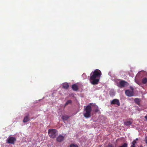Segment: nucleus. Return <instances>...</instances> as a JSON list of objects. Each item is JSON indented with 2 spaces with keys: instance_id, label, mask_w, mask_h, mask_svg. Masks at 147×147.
Wrapping results in <instances>:
<instances>
[{
  "instance_id": "1",
  "label": "nucleus",
  "mask_w": 147,
  "mask_h": 147,
  "mask_svg": "<svg viewBox=\"0 0 147 147\" xmlns=\"http://www.w3.org/2000/svg\"><path fill=\"white\" fill-rule=\"evenodd\" d=\"M102 75L101 71L98 69H95L90 74V82L92 85H96L98 83Z\"/></svg>"
},
{
  "instance_id": "2",
  "label": "nucleus",
  "mask_w": 147,
  "mask_h": 147,
  "mask_svg": "<svg viewBox=\"0 0 147 147\" xmlns=\"http://www.w3.org/2000/svg\"><path fill=\"white\" fill-rule=\"evenodd\" d=\"M92 103L87 106H84L83 111V115L86 118H89L91 116V112L92 111V107L91 105Z\"/></svg>"
},
{
  "instance_id": "3",
  "label": "nucleus",
  "mask_w": 147,
  "mask_h": 147,
  "mask_svg": "<svg viewBox=\"0 0 147 147\" xmlns=\"http://www.w3.org/2000/svg\"><path fill=\"white\" fill-rule=\"evenodd\" d=\"M57 132V130L55 129H49L48 131V134L51 138H54L56 137Z\"/></svg>"
},
{
  "instance_id": "4",
  "label": "nucleus",
  "mask_w": 147,
  "mask_h": 147,
  "mask_svg": "<svg viewBox=\"0 0 147 147\" xmlns=\"http://www.w3.org/2000/svg\"><path fill=\"white\" fill-rule=\"evenodd\" d=\"M16 141V139L12 137H9L7 140V143L8 144H14Z\"/></svg>"
},
{
  "instance_id": "5",
  "label": "nucleus",
  "mask_w": 147,
  "mask_h": 147,
  "mask_svg": "<svg viewBox=\"0 0 147 147\" xmlns=\"http://www.w3.org/2000/svg\"><path fill=\"white\" fill-rule=\"evenodd\" d=\"M119 87L122 88L128 86V83L124 80H122L119 82Z\"/></svg>"
},
{
  "instance_id": "6",
  "label": "nucleus",
  "mask_w": 147,
  "mask_h": 147,
  "mask_svg": "<svg viewBox=\"0 0 147 147\" xmlns=\"http://www.w3.org/2000/svg\"><path fill=\"white\" fill-rule=\"evenodd\" d=\"M111 105H116L118 106H119L120 105V104L118 99H115L112 100L111 101Z\"/></svg>"
},
{
  "instance_id": "7",
  "label": "nucleus",
  "mask_w": 147,
  "mask_h": 147,
  "mask_svg": "<svg viewBox=\"0 0 147 147\" xmlns=\"http://www.w3.org/2000/svg\"><path fill=\"white\" fill-rule=\"evenodd\" d=\"M125 94L127 96L129 97L133 96L134 95L133 90L131 91L129 90H125Z\"/></svg>"
},
{
  "instance_id": "8",
  "label": "nucleus",
  "mask_w": 147,
  "mask_h": 147,
  "mask_svg": "<svg viewBox=\"0 0 147 147\" xmlns=\"http://www.w3.org/2000/svg\"><path fill=\"white\" fill-rule=\"evenodd\" d=\"M29 114H27V115L25 117L23 120V122L24 123L27 122L29 121L30 119L29 117Z\"/></svg>"
},
{
  "instance_id": "9",
  "label": "nucleus",
  "mask_w": 147,
  "mask_h": 147,
  "mask_svg": "<svg viewBox=\"0 0 147 147\" xmlns=\"http://www.w3.org/2000/svg\"><path fill=\"white\" fill-rule=\"evenodd\" d=\"M64 139L63 136L62 135H59L57 138V140L58 142H60L62 141Z\"/></svg>"
},
{
  "instance_id": "10",
  "label": "nucleus",
  "mask_w": 147,
  "mask_h": 147,
  "mask_svg": "<svg viewBox=\"0 0 147 147\" xmlns=\"http://www.w3.org/2000/svg\"><path fill=\"white\" fill-rule=\"evenodd\" d=\"M72 88L73 90L77 91L78 89V85L76 84H73L72 86Z\"/></svg>"
},
{
  "instance_id": "11",
  "label": "nucleus",
  "mask_w": 147,
  "mask_h": 147,
  "mask_svg": "<svg viewBox=\"0 0 147 147\" xmlns=\"http://www.w3.org/2000/svg\"><path fill=\"white\" fill-rule=\"evenodd\" d=\"M69 118V117L67 115H63L62 117V119L65 121L67 120Z\"/></svg>"
},
{
  "instance_id": "12",
  "label": "nucleus",
  "mask_w": 147,
  "mask_h": 147,
  "mask_svg": "<svg viewBox=\"0 0 147 147\" xmlns=\"http://www.w3.org/2000/svg\"><path fill=\"white\" fill-rule=\"evenodd\" d=\"M63 87L65 89H67L69 88V84L67 83H65L63 84Z\"/></svg>"
},
{
  "instance_id": "13",
  "label": "nucleus",
  "mask_w": 147,
  "mask_h": 147,
  "mask_svg": "<svg viewBox=\"0 0 147 147\" xmlns=\"http://www.w3.org/2000/svg\"><path fill=\"white\" fill-rule=\"evenodd\" d=\"M135 102L138 105H139L140 102V100L138 98H136L134 100Z\"/></svg>"
},
{
  "instance_id": "14",
  "label": "nucleus",
  "mask_w": 147,
  "mask_h": 147,
  "mask_svg": "<svg viewBox=\"0 0 147 147\" xmlns=\"http://www.w3.org/2000/svg\"><path fill=\"white\" fill-rule=\"evenodd\" d=\"M132 123V122L130 121H127L124 122V125L126 126L131 125Z\"/></svg>"
},
{
  "instance_id": "15",
  "label": "nucleus",
  "mask_w": 147,
  "mask_h": 147,
  "mask_svg": "<svg viewBox=\"0 0 147 147\" xmlns=\"http://www.w3.org/2000/svg\"><path fill=\"white\" fill-rule=\"evenodd\" d=\"M136 143L137 142L136 140H134L132 142V145L131 146V147H136Z\"/></svg>"
},
{
  "instance_id": "16",
  "label": "nucleus",
  "mask_w": 147,
  "mask_h": 147,
  "mask_svg": "<svg viewBox=\"0 0 147 147\" xmlns=\"http://www.w3.org/2000/svg\"><path fill=\"white\" fill-rule=\"evenodd\" d=\"M72 102V101L71 100H67V102H66L65 105V107L66 106L68 105L69 104H71V103Z\"/></svg>"
},
{
  "instance_id": "17",
  "label": "nucleus",
  "mask_w": 147,
  "mask_h": 147,
  "mask_svg": "<svg viewBox=\"0 0 147 147\" xmlns=\"http://www.w3.org/2000/svg\"><path fill=\"white\" fill-rule=\"evenodd\" d=\"M142 83L143 84H145L147 82V79L146 78H143L142 81Z\"/></svg>"
},
{
  "instance_id": "18",
  "label": "nucleus",
  "mask_w": 147,
  "mask_h": 147,
  "mask_svg": "<svg viewBox=\"0 0 147 147\" xmlns=\"http://www.w3.org/2000/svg\"><path fill=\"white\" fill-rule=\"evenodd\" d=\"M95 112L96 113H97L98 114H100V112L98 109V107H97V108L95 110Z\"/></svg>"
},
{
  "instance_id": "19",
  "label": "nucleus",
  "mask_w": 147,
  "mask_h": 147,
  "mask_svg": "<svg viewBox=\"0 0 147 147\" xmlns=\"http://www.w3.org/2000/svg\"><path fill=\"white\" fill-rule=\"evenodd\" d=\"M69 147H78V145L76 144H71L70 145Z\"/></svg>"
},
{
  "instance_id": "20",
  "label": "nucleus",
  "mask_w": 147,
  "mask_h": 147,
  "mask_svg": "<svg viewBox=\"0 0 147 147\" xmlns=\"http://www.w3.org/2000/svg\"><path fill=\"white\" fill-rule=\"evenodd\" d=\"M127 144L126 143H124L122 146H119V147H127Z\"/></svg>"
},
{
  "instance_id": "21",
  "label": "nucleus",
  "mask_w": 147,
  "mask_h": 147,
  "mask_svg": "<svg viewBox=\"0 0 147 147\" xmlns=\"http://www.w3.org/2000/svg\"><path fill=\"white\" fill-rule=\"evenodd\" d=\"M110 95L111 96H113L115 95V93L114 92H110L109 93Z\"/></svg>"
},
{
  "instance_id": "22",
  "label": "nucleus",
  "mask_w": 147,
  "mask_h": 147,
  "mask_svg": "<svg viewBox=\"0 0 147 147\" xmlns=\"http://www.w3.org/2000/svg\"><path fill=\"white\" fill-rule=\"evenodd\" d=\"M106 147H113L112 144L111 143H109L108 144L107 146Z\"/></svg>"
},
{
  "instance_id": "23",
  "label": "nucleus",
  "mask_w": 147,
  "mask_h": 147,
  "mask_svg": "<svg viewBox=\"0 0 147 147\" xmlns=\"http://www.w3.org/2000/svg\"><path fill=\"white\" fill-rule=\"evenodd\" d=\"M144 141H145V143L146 144H147V136H146L144 139Z\"/></svg>"
},
{
  "instance_id": "24",
  "label": "nucleus",
  "mask_w": 147,
  "mask_h": 147,
  "mask_svg": "<svg viewBox=\"0 0 147 147\" xmlns=\"http://www.w3.org/2000/svg\"><path fill=\"white\" fill-rule=\"evenodd\" d=\"M145 119H146V121H147V116H145Z\"/></svg>"
},
{
  "instance_id": "25",
  "label": "nucleus",
  "mask_w": 147,
  "mask_h": 147,
  "mask_svg": "<svg viewBox=\"0 0 147 147\" xmlns=\"http://www.w3.org/2000/svg\"><path fill=\"white\" fill-rule=\"evenodd\" d=\"M135 140H136H136H138V138H136Z\"/></svg>"
}]
</instances>
